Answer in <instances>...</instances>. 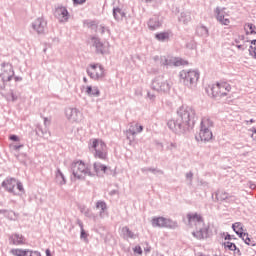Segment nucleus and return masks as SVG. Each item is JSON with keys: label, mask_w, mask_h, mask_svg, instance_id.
Here are the masks:
<instances>
[{"label": "nucleus", "mask_w": 256, "mask_h": 256, "mask_svg": "<svg viewBox=\"0 0 256 256\" xmlns=\"http://www.w3.org/2000/svg\"><path fill=\"white\" fill-rule=\"evenodd\" d=\"M148 29L150 31H157V29H161L163 22H161V20H159V17L157 16H153L152 18H150L148 20Z\"/></svg>", "instance_id": "14"}, {"label": "nucleus", "mask_w": 256, "mask_h": 256, "mask_svg": "<svg viewBox=\"0 0 256 256\" xmlns=\"http://www.w3.org/2000/svg\"><path fill=\"white\" fill-rule=\"evenodd\" d=\"M196 239H207L209 237V228L208 227H203L199 228L195 232L192 233Z\"/></svg>", "instance_id": "16"}, {"label": "nucleus", "mask_w": 256, "mask_h": 256, "mask_svg": "<svg viewBox=\"0 0 256 256\" xmlns=\"http://www.w3.org/2000/svg\"><path fill=\"white\" fill-rule=\"evenodd\" d=\"M86 73L93 81H99L105 77V68L98 63L90 64L86 69Z\"/></svg>", "instance_id": "5"}, {"label": "nucleus", "mask_w": 256, "mask_h": 256, "mask_svg": "<svg viewBox=\"0 0 256 256\" xmlns=\"http://www.w3.org/2000/svg\"><path fill=\"white\" fill-rule=\"evenodd\" d=\"M106 210L100 209L99 215L100 217H103V213H105Z\"/></svg>", "instance_id": "63"}, {"label": "nucleus", "mask_w": 256, "mask_h": 256, "mask_svg": "<svg viewBox=\"0 0 256 256\" xmlns=\"http://www.w3.org/2000/svg\"><path fill=\"white\" fill-rule=\"evenodd\" d=\"M178 21L184 25L191 23V12H181Z\"/></svg>", "instance_id": "28"}, {"label": "nucleus", "mask_w": 256, "mask_h": 256, "mask_svg": "<svg viewBox=\"0 0 256 256\" xmlns=\"http://www.w3.org/2000/svg\"><path fill=\"white\" fill-rule=\"evenodd\" d=\"M127 133H128V135H133V136L137 135V132L131 128L127 130Z\"/></svg>", "instance_id": "53"}, {"label": "nucleus", "mask_w": 256, "mask_h": 256, "mask_svg": "<svg viewBox=\"0 0 256 256\" xmlns=\"http://www.w3.org/2000/svg\"><path fill=\"white\" fill-rule=\"evenodd\" d=\"M226 249L230 251H237V246L233 242H226Z\"/></svg>", "instance_id": "42"}, {"label": "nucleus", "mask_w": 256, "mask_h": 256, "mask_svg": "<svg viewBox=\"0 0 256 256\" xmlns=\"http://www.w3.org/2000/svg\"><path fill=\"white\" fill-rule=\"evenodd\" d=\"M5 213H7L6 209H0V215H5Z\"/></svg>", "instance_id": "60"}, {"label": "nucleus", "mask_w": 256, "mask_h": 256, "mask_svg": "<svg viewBox=\"0 0 256 256\" xmlns=\"http://www.w3.org/2000/svg\"><path fill=\"white\" fill-rule=\"evenodd\" d=\"M141 171L145 175H147V173H152L153 175H163V170L153 167H143L141 168Z\"/></svg>", "instance_id": "29"}, {"label": "nucleus", "mask_w": 256, "mask_h": 256, "mask_svg": "<svg viewBox=\"0 0 256 256\" xmlns=\"http://www.w3.org/2000/svg\"><path fill=\"white\" fill-rule=\"evenodd\" d=\"M186 179L190 180V185L193 183V172L186 173Z\"/></svg>", "instance_id": "47"}, {"label": "nucleus", "mask_w": 256, "mask_h": 256, "mask_svg": "<svg viewBox=\"0 0 256 256\" xmlns=\"http://www.w3.org/2000/svg\"><path fill=\"white\" fill-rule=\"evenodd\" d=\"M180 77L183 79V84L189 89H195L197 87V81H199L200 74L198 70H183L180 72Z\"/></svg>", "instance_id": "4"}, {"label": "nucleus", "mask_w": 256, "mask_h": 256, "mask_svg": "<svg viewBox=\"0 0 256 256\" xmlns=\"http://www.w3.org/2000/svg\"><path fill=\"white\" fill-rule=\"evenodd\" d=\"M197 123V113L191 106L182 105L177 109V118L169 120L167 127L173 133H185L195 127Z\"/></svg>", "instance_id": "1"}, {"label": "nucleus", "mask_w": 256, "mask_h": 256, "mask_svg": "<svg viewBox=\"0 0 256 256\" xmlns=\"http://www.w3.org/2000/svg\"><path fill=\"white\" fill-rule=\"evenodd\" d=\"M248 186H249V188L252 189V190H255V189H256V184L253 183V182L248 183Z\"/></svg>", "instance_id": "55"}, {"label": "nucleus", "mask_w": 256, "mask_h": 256, "mask_svg": "<svg viewBox=\"0 0 256 256\" xmlns=\"http://www.w3.org/2000/svg\"><path fill=\"white\" fill-rule=\"evenodd\" d=\"M44 125H45V127H47V125H49V119L44 118Z\"/></svg>", "instance_id": "59"}, {"label": "nucleus", "mask_w": 256, "mask_h": 256, "mask_svg": "<svg viewBox=\"0 0 256 256\" xmlns=\"http://www.w3.org/2000/svg\"><path fill=\"white\" fill-rule=\"evenodd\" d=\"M92 46L95 47L97 55H105L107 53V46L101 41L100 37H91Z\"/></svg>", "instance_id": "11"}, {"label": "nucleus", "mask_w": 256, "mask_h": 256, "mask_svg": "<svg viewBox=\"0 0 256 256\" xmlns=\"http://www.w3.org/2000/svg\"><path fill=\"white\" fill-rule=\"evenodd\" d=\"M46 256H53V255H51V250L50 249H46Z\"/></svg>", "instance_id": "62"}, {"label": "nucleus", "mask_w": 256, "mask_h": 256, "mask_svg": "<svg viewBox=\"0 0 256 256\" xmlns=\"http://www.w3.org/2000/svg\"><path fill=\"white\" fill-rule=\"evenodd\" d=\"M14 80L17 82L23 81V78L21 76H14Z\"/></svg>", "instance_id": "57"}, {"label": "nucleus", "mask_w": 256, "mask_h": 256, "mask_svg": "<svg viewBox=\"0 0 256 256\" xmlns=\"http://www.w3.org/2000/svg\"><path fill=\"white\" fill-rule=\"evenodd\" d=\"M118 193H119L118 190H111V191L109 192V195L113 196V195H117Z\"/></svg>", "instance_id": "56"}, {"label": "nucleus", "mask_w": 256, "mask_h": 256, "mask_svg": "<svg viewBox=\"0 0 256 256\" xmlns=\"http://www.w3.org/2000/svg\"><path fill=\"white\" fill-rule=\"evenodd\" d=\"M214 15L221 25H225V8L216 7Z\"/></svg>", "instance_id": "20"}, {"label": "nucleus", "mask_w": 256, "mask_h": 256, "mask_svg": "<svg viewBox=\"0 0 256 256\" xmlns=\"http://www.w3.org/2000/svg\"><path fill=\"white\" fill-rule=\"evenodd\" d=\"M10 141H14L15 143L19 142L21 139L19 138V136L15 135V134H11L9 136Z\"/></svg>", "instance_id": "44"}, {"label": "nucleus", "mask_w": 256, "mask_h": 256, "mask_svg": "<svg viewBox=\"0 0 256 256\" xmlns=\"http://www.w3.org/2000/svg\"><path fill=\"white\" fill-rule=\"evenodd\" d=\"M10 97H11L12 101H17V95H15L13 90H11V92H10Z\"/></svg>", "instance_id": "50"}, {"label": "nucleus", "mask_w": 256, "mask_h": 256, "mask_svg": "<svg viewBox=\"0 0 256 256\" xmlns=\"http://www.w3.org/2000/svg\"><path fill=\"white\" fill-rule=\"evenodd\" d=\"M47 27V21L44 18H38L32 23V29L38 33V35H43Z\"/></svg>", "instance_id": "12"}, {"label": "nucleus", "mask_w": 256, "mask_h": 256, "mask_svg": "<svg viewBox=\"0 0 256 256\" xmlns=\"http://www.w3.org/2000/svg\"><path fill=\"white\" fill-rule=\"evenodd\" d=\"M213 121L209 118H202L200 124V132L195 136L196 141H201L207 143L213 139V132L211 131V126Z\"/></svg>", "instance_id": "3"}, {"label": "nucleus", "mask_w": 256, "mask_h": 256, "mask_svg": "<svg viewBox=\"0 0 256 256\" xmlns=\"http://www.w3.org/2000/svg\"><path fill=\"white\" fill-rule=\"evenodd\" d=\"M177 227H179L177 221H173L172 219L166 218L164 223V229H177Z\"/></svg>", "instance_id": "33"}, {"label": "nucleus", "mask_w": 256, "mask_h": 256, "mask_svg": "<svg viewBox=\"0 0 256 256\" xmlns=\"http://www.w3.org/2000/svg\"><path fill=\"white\" fill-rule=\"evenodd\" d=\"M9 241L10 243H12V245H23L25 243V237L18 233L12 234L9 237Z\"/></svg>", "instance_id": "19"}, {"label": "nucleus", "mask_w": 256, "mask_h": 256, "mask_svg": "<svg viewBox=\"0 0 256 256\" xmlns=\"http://www.w3.org/2000/svg\"><path fill=\"white\" fill-rule=\"evenodd\" d=\"M96 209L107 210V203L105 201H98L96 203Z\"/></svg>", "instance_id": "40"}, {"label": "nucleus", "mask_w": 256, "mask_h": 256, "mask_svg": "<svg viewBox=\"0 0 256 256\" xmlns=\"http://www.w3.org/2000/svg\"><path fill=\"white\" fill-rule=\"evenodd\" d=\"M168 149H177V144L176 143H173L171 142L170 145L168 146Z\"/></svg>", "instance_id": "54"}, {"label": "nucleus", "mask_w": 256, "mask_h": 256, "mask_svg": "<svg viewBox=\"0 0 256 256\" xmlns=\"http://www.w3.org/2000/svg\"><path fill=\"white\" fill-rule=\"evenodd\" d=\"M11 253L14 256H29V250H23V249H12Z\"/></svg>", "instance_id": "36"}, {"label": "nucleus", "mask_w": 256, "mask_h": 256, "mask_svg": "<svg viewBox=\"0 0 256 256\" xmlns=\"http://www.w3.org/2000/svg\"><path fill=\"white\" fill-rule=\"evenodd\" d=\"M170 34L169 32H160L155 34V39L160 41L161 43H165V41H169Z\"/></svg>", "instance_id": "32"}, {"label": "nucleus", "mask_w": 256, "mask_h": 256, "mask_svg": "<svg viewBox=\"0 0 256 256\" xmlns=\"http://www.w3.org/2000/svg\"><path fill=\"white\" fill-rule=\"evenodd\" d=\"M23 147H25V145H23V144L14 145L13 149H14V151H19V149H23Z\"/></svg>", "instance_id": "48"}, {"label": "nucleus", "mask_w": 256, "mask_h": 256, "mask_svg": "<svg viewBox=\"0 0 256 256\" xmlns=\"http://www.w3.org/2000/svg\"><path fill=\"white\" fill-rule=\"evenodd\" d=\"M17 185V179L13 177H7L2 183L1 187L5 189L8 193H12V195L19 196V193L15 192V187Z\"/></svg>", "instance_id": "10"}, {"label": "nucleus", "mask_w": 256, "mask_h": 256, "mask_svg": "<svg viewBox=\"0 0 256 256\" xmlns=\"http://www.w3.org/2000/svg\"><path fill=\"white\" fill-rule=\"evenodd\" d=\"M112 15L115 19V21H123L125 17H127V14L123 11V9L119 7H114L112 10Z\"/></svg>", "instance_id": "17"}, {"label": "nucleus", "mask_w": 256, "mask_h": 256, "mask_svg": "<svg viewBox=\"0 0 256 256\" xmlns=\"http://www.w3.org/2000/svg\"><path fill=\"white\" fill-rule=\"evenodd\" d=\"M133 252L136 253L137 255H143V248H141V246H135L133 248Z\"/></svg>", "instance_id": "43"}, {"label": "nucleus", "mask_w": 256, "mask_h": 256, "mask_svg": "<svg viewBox=\"0 0 256 256\" xmlns=\"http://www.w3.org/2000/svg\"><path fill=\"white\" fill-rule=\"evenodd\" d=\"M252 47H256V40H252V41H251L250 49H251Z\"/></svg>", "instance_id": "58"}, {"label": "nucleus", "mask_w": 256, "mask_h": 256, "mask_svg": "<svg viewBox=\"0 0 256 256\" xmlns=\"http://www.w3.org/2000/svg\"><path fill=\"white\" fill-rule=\"evenodd\" d=\"M46 256H53V255H51V250L50 249H46Z\"/></svg>", "instance_id": "61"}, {"label": "nucleus", "mask_w": 256, "mask_h": 256, "mask_svg": "<svg viewBox=\"0 0 256 256\" xmlns=\"http://www.w3.org/2000/svg\"><path fill=\"white\" fill-rule=\"evenodd\" d=\"M71 171L74 179L79 181H85V177H95V173L91 171V168L83 160H77L72 162Z\"/></svg>", "instance_id": "2"}, {"label": "nucleus", "mask_w": 256, "mask_h": 256, "mask_svg": "<svg viewBox=\"0 0 256 256\" xmlns=\"http://www.w3.org/2000/svg\"><path fill=\"white\" fill-rule=\"evenodd\" d=\"M27 157L26 153H20L16 156V158L18 159V161H20V163H22L23 165H27V160H25Z\"/></svg>", "instance_id": "39"}, {"label": "nucleus", "mask_w": 256, "mask_h": 256, "mask_svg": "<svg viewBox=\"0 0 256 256\" xmlns=\"http://www.w3.org/2000/svg\"><path fill=\"white\" fill-rule=\"evenodd\" d=\"M94 171L96 175H99V173H105L106 175H111V169L107 167V165L102 164L100 162H95L93 164Z\"/></svg>", "instance_id": "15"}, {"label": "nucleus", "mask_w": 256, "mask_h": 256, "mask_svg": "<svg viewBox=\"0 0 256 256\" xmlns=\"http://www.w3.org/2000/svg\"><path fill=\"white\" fill-rule=\"evenodd\" d=\"M151 87L153 91H157L158 93H169L171 91V84L163 76H157L153 79Z\"/></svg>", "instance_id": "6"}, {"label": "nucleus", "mask_w": 256, "mask_h": 256, "mask_svg": "<svg viewBox=\"0 0 256 256\" xmlns=\"http://www.w3.org/2000/svg\"><path fill=\"white\" fill-rule=\"evenodd\" d=\"M36 135H38L39 137H44V139H49V137H51V132L47 130V128L43 129L38 126L36 130Z\"/></svg>", "instance_id": "31"}, {"label": "nucleus", "mask_w": 256, "mask_h": 256, "mask_svg": "<svg viewBox=\"0 0 256 256\" xmlns=\"http://www.w3.org/2000/svg\"><path fill=\"white\" fill-rule=\"evenodd\" d=\"M206 93L213 97V99H216V101H219L221 97H225V82H217L216 84L209 86L206 89Z\"/></svg>", "instance_id": "8"}, {"label": "nucleus", "mask_w": 256, "mask_h": 256, "mask_svg": "<svg viewBox=\"0 0 256 256\" xmlns=\"http://www.w3.org/2000/svg\"><path fill=\"white\" fill-rule=\"evenodd\" d=\"M54 15H55V17H61L62 16L63 19H65V21H67V19H69V11L65 7H58L55 10Z\"/></svg>", "instance_id": "25"}, {"label": "nucleus", "mask_w": 256, "mask_h": 256, "mask_svg": "<svg viewBox=\"0 0 256 256\" xmlns=\"http://www.w3.org/2000/svg\"><path fill=\"white\" fill-rule=\"evenodd\" d=\"M55 179H56V183H58V185H66L67 184V178H65V175L63 174V172H61V169H59V168L56 171Z\"/></svg>", "instance_id": "26"}, {"label": "nucleus", "mask_w": 256, "mask_h": 256, "mask_svg": "<svg viewBox=\"0 0 256 256\" xmlns=\"http://www.w3.org/2000/svg\"><path fill=\"white\" fill-rule=\"evenodd\" d=\"M85 93L88 97H99L101 95V91L97 86H87Z\"/></svg>", "instance_id": "23"}, {"label": "nucleus", "mask_w": 256, "mask_h": 256, "mask_svg": "<svg viewBox=\"0 0 256 256\" xmlns=\"http://www.w3.org/2000/svg\"><path fill=\"white\" fill-rule=\"evenodd\" d=\"M183 65H188V62L182 58H169L168 67H181Z\"/></svg>", "instance_id": "18"}, {"label": "nucleus", "mask_w": 256, "mask_h": 256, "mask_svg": "<svg viewBox=\"0 0 256 256\" xmlns=\"http://www.w3.org/2000/svg\"><path fill=\"white\" fill-rule=\"evenodd\" d=\"M16 189L19 190V195H25V187H23V183L19 180H16Z\"/></svg>", "instance_id": "38"}, {"label": "nucleus", "mask_w": 256, "mask_h": 256, "mask_svg": "<svg viewBox=\"0 0 256 256\" xmlns=\"http://www.w3.org/2000/svg\"><path fill=\"white\" fill-rule=\"evenodd\" d=\"M76 223L80 227V239H82L83 241H87V237H89V234L86 233L85 228H83V221H81V219H77Z\"/></svg>", "instance_id": "30"}, {"label": "nucleus", "mask_w": 256, "mask_h": 256, "mask_svg": "<svg viewBox=\"0 0 256 256\" xmlns=\"http://www.w3.org/2000/svg\"><path fill=\"white\" fill-rule=\"evenodd\" d=\"M251 131H252V133H256V129L255 128L251 129Z\"/></svg>", "instance_id": "64"}, {"label": "nucleus", "mask_w": 256, "mask_h": 256, "mask_svg": "<svg viewBox=\"0 0 256 256\" xmlns=\"http://www.w3.org/2000/svg\"><path fill=\"white\" fill-rule=\"evenodd\" d=\"M28 256H41V252L29 250Z\"/></svg>", "instance_id": "46"}, {"label": "nucleus", "mask_w": 256, "mask_h": 256, "mask_svg": "<svg viewBox=\"0 0 256 256\" xmlns=\"http://www.w3.org/2000/svg\"><path fill=\"white\" fill-rule=\"evenodd\" d=\"M239 237L244 240L246 245H253V241L249 238V234L247 232L240 234Z\"/></svg>", "instance_id": "37"}, {"label": "nucleus", "mask_w": 256, "mask_h": 256, "mask_svg": "<svg viewBox=\"0 0 256 256\" xmlns=\"http://www.w3.org/2000/svg\"><path fill=\"white\" fill-rule=\"evenodd\" d=\"M3 83H9L15 77V71L12 65H7L6 69L1 75Z\"/></svg>", "instance_id": "13"}, {"label": "nucleus", "mask_w": 256, "mask_h": 256, "mask_svg": "<svg viewBox=\"0 0 256 256\" xmlns=\"http://www.w3.org/2000/svg\"><path fill=\"white\" fill-rule=\"evenodd\" d=\"M165 220L163 216L152 218V227H159L160 229H165Z\"/></svg>", "instance_id": "22"}, {"label": "nucleus", "mask_w": 256, "mask_h": 256, "mask_svg": "<svg viewBox=\"0 0 256 256\" xmlns=\"http://www.w3.org/2000/svg\"><path fill=\"white\" fill-rule=\"evenodd\" d=\"M160 64L163 67H169V58L165 57V56H161L160 58Z\"/></svg>", "instance_id": "41"}, {"label": "nucleus", "mask_w": 256, "mask_h": 256, "mask_svg": "<svg viewBox=\"0 0 256 256\" xmlns=\"http://www.w3.org/2000/svg\"><path fill=\"white\" fill-rule=\"evenodd\" d=\"M244 31L246 35H256V27L254 24L247 23L244 25Z\"/></svg>", "instance_id": "34"}, {"label": "nucleus", "mask_w": 256, "mask_h": 256, "mask_svg": "<svg viewBox=\"0 0 256 256\" xmlns=\"http://www.w3.org/2000/svg\"><path fill=\"white\" fill-rule=\"evenodd\" d=\"M123 239H137L135 232L131 231L127 226L122 228Z\"/></svg>", "instance_id": "27"}, {"label": "nucleus", "mask_w": 256, "mask_h": 256, "mask_svg": "<svg viewBox=\"0 0 256 256\" xmlns=\"http://www.w3.org/2000/svg\"><path fill=\"white\" fill-rule=\"evenodd\" d=\"M135 127H136V134L143 133V129H144L143 125H139V123H136Z\"/></svg>", "instance_id": "45"}, {"label": "nucleus", "mask_w": 256, "mask_h": 256, "mask_svg": "<svg viewBox=\"0 0 256 256\" xmlns=\"http://www.w3.org/2000/svg\"><path fill=\"white\" fill-rule=\"evenodd\" d=\"M84 215H85V217H89V218L93 217V214H91V212L89 211V209H87V210L84 211Z\"/></svg>", "instance_id": "52"}, {"label": "nucleus", "mask_w": 256, "mask_h": 256, "mask_svg": "<svg viewBox=\"0 0 256 256\" xmlns=\"http://www.w3.org/2000/svg\"><path fill=\"white\" fill-rule=\"evenodd\" d=\"M91 147L95 151V159H101L102 161L107 159V144H105V142L94 139L92 141Z\"/></svg>", "instance_id": "7"}, {"label": "nucleus", "mask_w": 256, "mask_h": 256, "mask_svg": "<svg viewBox=\"0 0 256 256\" xmlns=\"http://www.w3.org/2000/svg\"><path fill=\"white\" fill-rule=\"evenodd\" d=\"M74 5H83L87 0H72Z\"/></svg>", "instance_id": "49"}, {"label": "nucleus", "mask_w": 256, "mask_h": 256, "mask_svg": "<svg viewBox=\"0 0 256 256\" xmlns=\"http://www.w3.org/2000/svg\"><path fill=\"white\" fill-rule=\"evenodd\" d=\"M66 117L68 121H71L72 123H79L83 121V113H81L77 108H67Z\"/></svg>", "instance_id": "9"}, {"label": "nucleus", "mask_w": 256, "mask_h": 256, "mask_svg": "<svg viewBox=\"0 0 256 256\" xmlns=\"http://www.w3.org/2000/svg\"><path fill=\"white\" fill-rule=\"evenodd\" d=\"M196 35L205 39L209 37V29L204 25H199L196 27Z\"/></svg>", "instance_id": "24"}, {"label": "nucleus", "mask_w": 256, "mask_h": 256, "mask_svg": "<svg viewBox=\"0 0 256 256\" xmlns=\"http://www.w3.org/2000/svg\"><path fill=\"white\" fill-rule=\"evenodd\" d=\"M147 96H148V99H150L151 101H154L155 100V94L151 93V92H148L147 93Z\"/></svg>", "instance_id": "51"}, {"label": "nucleus", "mask_w": 256, "mask_h": 256, "mask_svg": "<svg viewBox=\"0 0 256 256\" xmlns=\"http://www.w3.org/2000/svg\"><path fill=\"white\" fill-rule=\"evenodd\" d=\"M232 229L237 233L238 235H241L245 232V229L243 228V224L241 222H236L232 225Z\"/></svg>", "instance_id": "35"}, {"label": "nucleus", "mask_w": 256, "mask_h": 256, "mask_svg": "<svg viewBox=\"0 0 256 256\" xmlns=\"http://www.w3.org/2000/svg\"><path fill=\"white\" fill-rule=\"evenodd\" d=\"M187 217L189 223H195V225H203V217H201V215L194 213L188 214Z\"/></svg>", "instance_id": "21"}]
</instances>
